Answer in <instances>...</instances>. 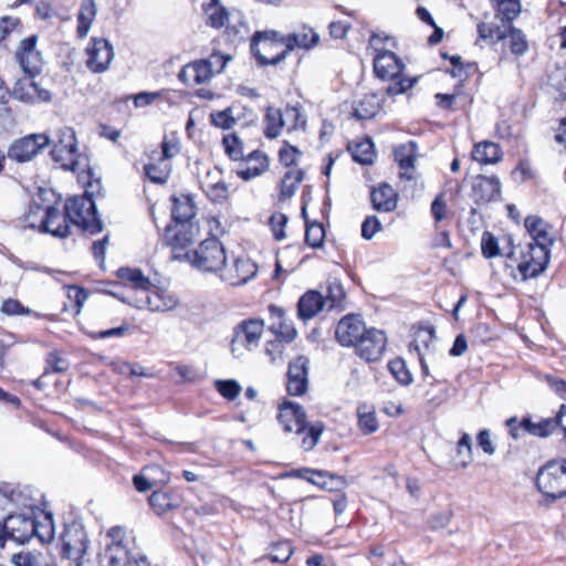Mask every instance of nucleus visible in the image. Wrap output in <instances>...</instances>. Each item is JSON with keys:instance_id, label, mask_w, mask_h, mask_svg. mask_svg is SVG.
<instances>
[{"instance_id": "1", "label": "nucleus", "mask_w": 566, "mask_h": 566, "mask_svg": "<svg viewBox=\"0 0 566 566\" xmlns=\"http://www.w3.org/2000/svg\"><path fill=\"white\" fill-rule=\"evenodd\" d=\"M52 145L50 156L64 171L78 174V181L88 189H94L93 171L87 165V159L83 156L77 146L75 132L71 127H62L56 132L51 140Z\"/></svg>"}, {"instance_id": "2", "label": "nucleus", "mask_w": 566, "mask_h": 566, "mask_svg": "<svg viewBox=\"0 0 566 566\" xmlns=\"http://www.w3.org/2000/svg\"><path fill=\"white\" fill-rule=\"evenodd\" d=\"M478 39L490 44L499 45L500 59L505 60L509 56L520 59L530 50V42L526 33L515 27L510 25H491L481 21L476 24Z\"/></svg>"}, {"instance_id": "3", "label": "nucleus", "mask_w": 566, "mask_h": 566, "mask_svg": "<svg viewBox=\"0 0 566 566\" xmlns=\"http://www.w3.org/2000/svg\"><path fill=\"white\" fill-rule=\"evenodd\" d=\"M181 138L177 132L164 134L157 148L145 153L144 177L155 185H165L172 172L171 160L181 153Z\"/></svg>"}, {"instance_id": "4", "label": "nucleus", "mask_w": 566, "mask_h": 566, "mask_svg": "<svg viewBox=\"0 0 566 566\" xmlns=\"http://www.w3.org/2000/svg\"><path fill=\"white\" fill-rule=\"evenodd\" d=\"M505 427L513 440H518L524 432L545 439L558 431L563 441L566 442V405H560L555 416L541 418L537 422L533 421L528 415L521 419L511 417L505 420Z\"/></svg>"}, {"instance_id": "5", "label": "nucleus", "mask_w": 566, "mask_h": 566, "mask_svg": "<svg viewBox=\"0 0 566 566\" xmlns=\"http://www.w3.org/2000/svg\"><path fill=\"white\" fill-rule=\"evenodd\" d=\"M373 67L376 77L390 82L386 88V95L396 96L411 90L418 78L403 75L405 63L389 50H375Z\"/></svg>"}, {"instance_id": "6", "label": "nucleus", "mask_w": 566, "mask_h": 566, "mask_svg": "<svg viewBox=\"0 0 566 566\" xmlns=\"http://www.w3.org/2000/svg\"><path fill=\"white\" fill-rule=\"evenodd\" d=\"M506 258L511 262L509 266H515L520 279L527 281L539 276L547 269L551 250L537 243L518 244Z\"/></svg>"}, {"instance_id": "7", "label": "nucleus", "mask_w": 566, "mask_h": 566, "mask_svg": "<svg viewBox=\"0 0 566 566\" xmlns=\"http://www.w3.org/2000/svg\"><path fill=\"white\" fill-rule=\"evenodd\" d=\"M535 488L547 506L566 497V458L551 459L539 467Z\"/></svg>"}, {"instance_id": "8", "label": "nucleus", "mask_w": 566, "mask_h": 566, "mask_svg": "<svg viewBox=\"0 0 566 566\" xmlns=\"http://www.w3.org/2000/svg\"><path fill=\"white\" fill-rule=\"evenodd\" d=\"M250 51L260 66L277 65L291 53L285 35L275 30L254 32L250 41Z\"/></svg>"}, {"instance_id": "9", "label": "nucleus", "mask_w": 566, "mask_h": 566, "mask_svg": "<svg viewBox=\"0 0 566 566\" xmlns=\"http://www.w3.org/2000/svg\"><path fill=\"white\" fill-rule=\"evenodd\" d=\"M63 205L72 226L92 235L103 231L96 205L87 190L84 195L67 198Z\"/></svg>"}, {"instance_id": "10", "label": "nucleus", "mask_w": 566, "mask_h": 566, "mask_svg": "<svg viewBox=\"0 0 566 566\" xmlns=\"http://www.w3.org/2000/svg\"><path fill=\"white\" fill-rule=\"evenodd\" d=\"M187 261L201 272L219 276L227 261L226 248L217 237H209L193 249Z\"/></svg>"}, {"instance_id": "11", "label": "nucleus", "mask_w": 566, "mask_h": 566, "mask_svg": "<svg viewBox=\"0 0 566 566\" xmlns=\"http://www.w3.org/2000/svg\"><path fill=\"white\" fill-rule=\"evenodd\" d=\"M195 223L169 222L161 237L163 244L167 247L174 259L187 261L192 253V244L198 233Z\"/></svg>"}, {"instance_id": "12", "label": "nucleus", "mask_w": 566, "mask_h": 566, "mask_svg": "<svg viewBox=\"0 0 566 566\" xmlns=\"http://www.w3.org/2000/svg\"><path fill=\"white\" fill-rule=\"evenodd\" d=\"M120 300L138 310L169 312L179 305V297L172 291L151 283L142 296H123Z\"/></svg>"}, {"instance_id": "13", "label": "nucleus", "mask_w": 566, "mask_h": 566, "mask_svg": "<svg viewBox=\"0 0 566 566\" xmlns=\"http://www.w3.org/2000/svg\"><path fill=\"white\" fill-rule=\"evenodd\" d=\"M345 293L340 285L328 286V295L324 296L316 290L306 291L297 301V317L307 322L314 318L331 301V307L337 306L344 300Z\"/></svg>"}, {"instance_id": "14", "label": "nucleus", "mask_w": 566, "mask_h": 566, "mask_svg": "<svg viewBox=\"0 0 566 566\" xmlns=\"http://www.w3.org/2000/svg\"><path fill=\"white\" fill-rule=\"evenodd\" d=\"M106 536L109 539L104 553L106 566L127 565L135 556L129 547L127 530L116 525L107 531Z\"/></svg>"}, {"instance_id": "15", "label": "nucleus", "mask_w": 566, "mask_h": 566, "mask_svg": "<svg viewBox=\"0 0 566 566\" xmlns=\"http://www.w3.org/2000/svg\"><path fill=\"white\" fill-rule=\"evenodd\" d=\"M87 545V535L82 525L77 523L65 525L60 536L62 558L80 563L86 554Z\"/></svg>"}, {"instance_id": "16", "label": "nucleus", "mask_w": 566, "mask_h": 566, "mask_svg": "<svg viewBox=\"0 0 566 566\" xmlns=\"http://www.w3.org/2000/svg\"><path fill=\"white\" fill-rule=\"evenodd\" d=\"M50 145V137L44 133L29 134L15 139L8 149V157L17 163L32 160L43 148Z\"/></svg>"}, {"instance_id": "17", "label": "nucleus", "mask_w": 566, "mask_h": 566, "mask_svg": "<svg viewBox=\"0 0 566 566\" xmlns=\"http://www.w3.org/2000/svg\"><path fill=\"white\" fill-rule=\"evenodd\" d=\"M387 347L386 334L375 327H369L365 335L353 346L354 353L366 363L380 360Z\"/></svg>"}, {"instance_id": "18", "label": "nucleus", "mask_w": 566, "mask_h": 566, "mask_svg": "<svg viewBox=\"0 0 566 566\" xmlns=\"http://www.w3.org/2000/svg\"><path fill=\"white\" fill-rule=\"evenodd\" d=\"M39 35L32 34L23 39L14 53L15 60L28 76L35 77L42 71L43 59L41 52L36 49Z\"/></svg>"}, {"instance_id": "19", "label": "nucleus", "mask_w": 566, "mask_h": 566, "mask_svg": "<svg viewBox=\"0 0 566 566\" xmlns=\"http://www.w3.org/2000/svg\"><path fill=\"white\" fill-rule=\"evenodd\" d=\"M115 275L118 281L109 282V285L113 287L120 285L125 287L127 291L124 296H142L147 287L151 285L150 279L138 268L122 266L117 269ZM111 294L120 300V296L116 292H111Z\"/></svg>"}, {"instance_id": "20", "label": "nucleus", "mask_w": 566, "mask_h": 566, "mask_svg": "<svg viewBox=\"0 0 566 566\" xmlns=\"http://www.w3.org/2000/svg\"><path fill=\"white\" fill-rule=\"evenodd\" d=\"M258 273V265L249 256L234 258L230 264L226 262L220 272V280L232 286L245 284Z\"/></svg>"}, {"instance_id": "21", "label": "nucleus", "mask_w": 566, "mask_h": 566, "mask_svg": "<svg viewBox=\"0 0 566 566\" xmlns=\"http://www.w3.org/2000/svg\"><path fill=\"white\" fill-rule=\"evenodd\" d=\"M310 359L304 355L294 357L287 366L286 391L290 396H303L308 388Z\"/></svg>"}, {"instance_id": "22", "label": "nucleus", "mask_w": 566, "mask_h": 566, "mask_svg": "<svg viewBox=\"0 0 566 566\" xmlns=\"http://www.w3.org/2000/svg\"><path fill=\"white\" fill-rule=\"evenodd\" d=\"M368 328L360 315L347 314L335 327V339L342 347L353 348Z\"/></svg>"}, {"instance_id": "23", "label": "nucleus", "mask_w": 566, "mask_h": 566, "mask_svg": "<svg viewBox=\"0 0 566 566\" xmlns=\"http://www.w3.org/2000/svg\"><path fill=\"white\" fill-rule=\"evenodd\" d=\"M86 67L93 73H103L114 57L112 44L103 38H92L85 49Z\"/></svg>"}, {"instance_id": "24", "label": "nucleus", "mask_w": 566, "mask_h": 566, "mask_svg": "<svg viewBox=\"0 0 566 566\" xmlns=\"http://www.w3.org/2000/svg\"><path fill=\"white\" fill-rule=\"evenodd\" d=\"M264 332V321L260 318H248L241 321L233 331L232 346H240L253 350L260 344Z\"/></svg>"}, {"instance_id": "25", "label": "nucleus", "mask_w": 566, "mask_h": 566, "mask_svg": "<svg viewBox=\"0 0 566 566\" xmlns=\"http://www.w3.org/2000/svg\"><path fill=\"white\" fill-rule=\"evenodd\" d=\"M369 202L378 213H391L397 210L400 195L389 182L381 181L369 188Z\"/></svg>"}, {"instance_id": "26", "label": "nucleus", "mask_w": 566, "mask_h": 566, "mask_svg": "<svg viewBox=\"0 0 566 566\" xmlns=\"http://www.w3.org/2000/svg\"><path fill=\"white\" fill-rule=\"evenodd\" d=\"M202 12L206 15V24L212 29L220 30L226 28V34L230 39L239 35L238 25H229L230 13L228 9L220 3V0H207L202 3Z\"/></svg>"}, {"instance_id": "27", "label": "nucleus", "mask_w": 566, "mask_h": 566, "mask_svg": "<svg viewBox=\"0 0 566 566\" xmlns=\"http://www.w3.org/2000/svg\"><path fill=\"white\" fill-rule=\"evenodd\" d=\"M394 159L399 167V179L412 181L416 179V163L418 159V144L408 140L394 148Z\"/></svg>"}, {"instance_id": "28", "label": "nucleus", "mask_w": 566, "mask_h": 566, "mask_svg": "<svg viewBox=\"0 0 566 566\" xmlns=\"http://www.w3.org/2000/svg\"><path fill=\"white\" fill-rule=\"evenodd\" d=\"M43 224L44 233L54 238L65 239L71 235L72 224L61 201L46 205V218Z\"/></svg>"}, {"instance_id": "29", "label": "nucleus", "mask_w": 566, "mask_h": 566, "mask_svg": "<svg viewBox=\"0 0 566 566\" xmlns=\"http://www.w3.org/2000/svg\"><path fill=\"white\" fill-rule=\"evenodd\" d=\"M240 168L235 171L238 178L242 181H250L262 176L270 168V158L261 149H253L244 155L243 160H239Z\"/></svg>"}, {"instance_id": "30", "label": "nucleus", "mask_w": 566, "mask_h": 566, "mask_svg": "<svg viewBox=\"0 0 566 566\" xmlns=\"http://www.w3.org/2000/svg\"><path fill=\"white\" fill-rule=\"evenodd\" d=\"M184 496L174 489L155 490L148 497V504L157 516H165L184 505Z\"/></svg>"}, {"instance_id": "31", "label": "nucleus", "mask_w": 566, "mask_h": 566, "mask_svg": "<svg viewBox=\"0 0 566 566\" xmlns=\"http://www.w3.org/2000/svg\"><path fill=\"white\" fill-rule=\"evenodd\" d=\"M276 419L284 432L293 433L304 428L307 417L301 405L284 399L279 403Z\"/></svg>"}, {"instance_id": "32", "label": "nucleus", "mask_w": 566, "mask_h": 566, "mask_svg": "<svg viewBox=\"0 0 566 566\" xmlns=\"http://www.w3.org/2000/svg\"><path fill=\"white\" fill-rule=\"evenodd\" d=\"M34 77L24 76L19 78L13 87V95L21 102L40 104L48 103L52 98V94L48 88L41 86Z\"/></svg>"}, {"instance_id": "33", "label": "nucleus", "mask_w": 566, "mask_h": 566, "mask_svg": "<svg viewBox=\"0 0 566 566\" xmlns=\"http://www.w3.org/2000/svg\"><path fill=\"white\" fill-rule=\"evenodd\" d=\"M170 207V222L177 223H193L192 220L198 213V206L195 195L190 192L174 193L169 198Z\"/></svg>"}, {"instance_id": "34", "label": "nucleus", "mask_w": 566, "mask_h": 566, "mask_svg": "<svg viewBox=\"0 0 566 566\" xmlns=\"http://www.w3.org/2000/svg\"><path fill=\"white\" fill-rule=\"evenodd\" d=\"M270 326L269 331L273 336L281 337L284 342H294L298 335L292 319L286 315L284 308L270 304L268 306Z\"/></svg>"}, {"instance_id": "35", "label": "nucleus", "mask_w": 566, "mask_h": 566, "mask_svg": "<svg viewBox=\"0 0 566 566\" xmlns=\"http://www.w3.org/2000/svg\"><path fill=\"white\" fill-rule=\"evenodd\" d=\"M36 528L38 522L34 517L23 514L7 516L8 539L24 544L36 534Z\"/></svg>"}, {"instance_id": "36", "label": "nucleus", "mask_w": 566, "mask_h": 566, "mask_svg": "<svg viewBox=\"0 0 566 566\" xmlns=\"http://www.w3.org/2000/svg\"><path fill=\"white\" fill-rule=\"evenodd\" d=\"M212 77V71L201 59L187 63L178 73L179 81L189 87L207 84Z\"/></svg>"}, {"instance_id": "37", "label": "nucleus", "mask_w": 566, "mask_h": 566, "mask_svg": "<svg viewBox=\"0 0 566 566\" xmlns=\"http://www.w3.org/2000/svg\"><path fill=\"white\" fill-rule=\"evenodd\" d=\"M524 227L532 238L530 243H537L544 245L551 250L555 242L553 235V227L546 222L543 218L536 214L527 216L524 219Z\"/></svg>"}, {"instance_id": "38", "label": "nucleus", "mask_w": 566, "mask_h": 566, "mask_svg": "<svg viewBox=\"0 0 566 566\" xmlns=\"http://www.w3.org/2000/svg\"><path fill=\"white\" fill-rule=\"evenodd\" d=\"M497 23L491 25H510L520 18L523 11L522 0H488Z\"/></svg>"}, {"instance_id": "39", "label": "nucleus", "mask_w": 566, "mask_h": 566, "mask_svg": "<svg viewBox=\"0 0 566 566\" xmlns=\"http://www.w3.org/2000/svg\"><path fill=\"white\" fill-rule=\"evenodd\" d=\"M472 193L476 203H486L501 195V182L496 176L478 175L472 185Z\"/></svg>"}, {"instance_id": "40", "label": "nucleus", "mask_w": 566, "mask_h": 566, "mask_svg": "<svg viewBox=\"0 0 566 566\" xmlns=\"http://www.w3.org/2000/svg\"><path fill=\"white\" fill-rule=\"evenodd\" d=\"M305 178V171L302 168H291L284 172L277 184V203L289 201L296 192Z\"/></svg>"}, {"instance_id": "41", "label": "nucleus", "mask_w": 566, "mask_h": 566, "mask_svg": "<svg viewBox=\"0 0 566 566\" xmlns=\"http://www.w3.org/2000/svg\"><path fill=\"white\" fill-rule=\"evenodd\" d=\"M471 158L480 165H495L502 161L503 150L497 143L481 140L473 144Z\"/></svg>"}, {"instance_id": "42", "label": "nucleus", "mask_w": 566, "mask_h": 566, "mask_svg": "<svg viewBox=\"0 0 566 566\" xmlns=\"http://www.w3.org/2000/svg\"><path fill=\"white\" fill-rule=\"evenodd\" d=\"M463 84H457L451 94L437 93L434 95L437 105L446 111H457L471 105L472 97L463 90Z\"/></svg>"}, {"instance_id": "43", "label": "nucleus", "mask_w": 566, "mask_h": 566, "mask_svg": "<svg viewBox=\"0 0 566 566\" xmlns=\"http://www.w3.org/2000/svg\"><path fill=\"white\" fill-rule=\"evenodd\" d=\"M443 60H449L451 66L446 72L453 78H458V84H463L473 73L478 71L476 62H465L460 55H449L448 53H441Z\"/></svg>"}, {"instance_id": "44", "label": "nucleus", "mask_w": 566, "mask_h": 566, "mask_svg": "<svg viewBox=\"0 0 566 566\" xmlns=\"http://www.w3.org/2000/svg\"><path fill=\"white\" fill-rule=\"evenodd\" d=\"M294 546L290 539H279L269 544L266 553L260 560H269L272 564H286L294 554Z\"/></svg>"}, {"instance_id": "45", "label": "nucleus", "mask_w": 566, "mask_h": 566, "mask_svg": "<svg viewBox=\"0 0 566 566\" xmlns=\"http://www.w3.org/2000/svg\"><path fill=\"white\" fill-rule=\"evenodd\" d=\"M325 429L326 426L323 421L308 422L306 419L304 421V428L293 433L301 437L300 447L302 450L308 452L317 446Z\"/></svg>"}, {"instance_id": "46", "label": "nucleus", "mask_w": 566, "mask_h": 566, "mask_svg": "<svg viewBox=\"0 0 566 566\" xmlns=\"http://www.w3.org/2000/svg\"><path fill=\"white\" fill-rule=\"evenodd\" d=\"M356 417L357 428L363 434L369 436L378 431L379 421L374 406L366 402L358 403L356 408Z\"/></svg>"}, {"instance_id": "47", "label": "nucleus", "mask_w": 566, "mask_h": 566, "mask_svg": "<svg viewBox=\"0 0 566 566\" xmlns=\"http://www.w3.org/2000/svg\"><path fill=\"white\" fill-rule=\"evenodd\" d=\"M281 114L287 133L306 129L307 119L300 103L295 105L286 104L281 108Z\"/></svg>"}, {"instance_id": "48", "label": "nucleus", "mask_w": 566, "mask_h": 566, "mask_svg": "<svg viewBox=\"0 0 566 566\" xmlns=\"http://www.w3.org/2000/svg\"><path fill=\"white\" fill-rule=\"evenodd\" d=\"M287 50L292 52L295 48L310 50L317 45L319 35L310 27H303L298 32L285 35Z\"/></svg>"}, {"instance_id": "49", "label": "nucleus", "mask_w": 566, "mask_h": 566, "mask_svg": "<svg viewBox=\"0 0 566 566\" xmlns=\"http://www.w3.org/2000/svg\"><path fill=\"white\" fill-rule=\"evenodd\" d=\"M285 128L280 107L266 106L263 117V135L268 139L277 138Z\"/></svg>"}, {"instance_id": "50", "label": "nucleus", "mask_w": 566, "mask_h": 566, "mask_svg": "<svg viewBox=\"0 0 566 566\" xmlns=\"http://www.w3.org/2000/svg\"><path fill=\"white\" fill-rule=\"evenodd\" d=\"M348 150L352 155L353 160L363 166L373 165L375 161V146L369 137H364L363 139L354 143L353 145H349Z\"/></svg>"}, {"instance_id": "51", "label": "nucleus", "mask_w": 566, "mask_h": 566, "mask_svg": "<svg viewBox=\"0 0 566 566\" xmlns=\"http://www.w3.org/2000/svg\"><path fill=\"white\" fill-rule=\"evenodd\" d=\"M220 144L226 157L230 161L238 163L244 159V142L237 132L223 134Z\"/></svg>"}, {"instance_id": "52", "label": "nucleus", "mask_w": 566, "mask_h": 566, "mask_svg": "<svg viewBox=\"0 0 566 566\" xmlns=\"http://www.w3.org/2000/svg\"><path fill=\"white\" fill-rule=\"evenodd\" d=\"M46 218V206L32 201L29 203L21 221L24 228H30L44 233V222Z\"/></svg>"}, {"instance_id": "53", "label": "nucleus", "mask_w": 566, "mask_h": 566, "mask_svg": "<svg viewBox=\"0 0 566 566\" xmlns=\"http://www.w3.org/2000/svg\"><path fill=\"white\" fill-rule=\"evenodd\" d=\"M412 329L413 339L410 342L408 348L410 353L415 352L420 356V354H422L421 348H428L436 338V331L432 325L421 323L415 325Z\"/></svg>"}, {"instance_id": "54", "label": "nucleus", "mask_w": 566, "mask_h": 566, "mask_svg": "<svg viewBox=\"0 0 566 566\" xmlns=\"http://www.w3.org/2000/svg\"><path fill=\"white\" fill-rule=\"evenodd\" d=\"M96 17V3L94 0H83L77 12L76 35L84 39Z\"/></svg>"}, {"instance_id": "55", "label": "nucleus", "mask_w": 566, "mask_h": 566, "mask_svg": "<svg viewBox=\"0 0 566 566\" xmlns=\"http://www.w3.org/2000/svg\"><path fill=\"white\" fill-rule=\"evenodd\" d=\"M64 291L67 298V303L64 304L65 308H71L74 315L80 314L90 295V291L76 284L65 285Z\"/></svg>"}, {"instance_id": "56", "label": "nucleus", "mask_w": 566, "mask_h": 566, "mask_svg": "<svg viewBox=\"0 0 566 566\" xmlns=\"http://www.w3.org/2000/svg\"><path fill=\"white\" fill-rule=\"evenodd\" d=\"M379 112L377 95L365 94L354 106L353 115L357 119H371Z\"/></svg>"}, {"instance_id": "57", "label": "nucleus", "mask_w": 566, "mask_h": 566, "mask_svg": "<svg viewBox=\"0 0 566 566\" xmlns=\"http://www.w3.org/2000/svg\"><path fill=\"white\" fill-rule=\"evenodd\" d=\"M326 230L322 222L314 220L305 226L304 242L312 249H321L324 247Z\"/></svg>"}, {"instance_id": "58", "label": "nucleus", "mask_w": 566, "mask_h": 566, "mask_svg": "<svg viewBox=\"0 0 566 566\" xmlns=\"http://www.w3.org/2000/svg\"><path fill=\"white\" fill-rule=\"evenodd\" d=\"M388 370L395 380L401 386H409L413 381V377L403 358L395 357L388 361Z\"/></svg>"}, {"instance_id": "59", "label": "nucleus", "mask_w": 566, "mask_h": 566, "mask_svg": "<svg viewBox=\"0 0 566 566\" xmlns=\"http://www.w3.org/2000/svg\"><path fill=\"white\" fill-rule=\"evenodd\" d=\"M209 123L216 128L230 130L237 125L238 119L233 115L232 107H227L224 109L212 111L209 114Z\"/></svg>"}, {"instance_id": "60", "label": "nucleus", "mask_w": 566, "mask_h": 566, "mask_svg": "<svg viewBox=\"0 0 566 566\" xmlns=\"http://www.w3.org/2000/svg\"><path fill=\"white\" fill-rule=\"evenodd\" d=\"M70 368V363L64 356L63 352L54 349L46 354L44 375L62 374Z\"/></svg>"}, {"instance_id": "61", "label": "nucleus", "mask_w": 566, "mask_h": 566, "mask_svg": "<svg viewBox=\"0 0 566 566\" xmlns=\"http://www.w3.org/2000/svg\"><path fill=\"white\" fill-rule=\"evenodd\" d=\"M301 156L302 151L298 149V147L290 144L287 140L282 142L277 153L279 161L281 165L291 169Z\"/></svg>"}, {"instance_id": "62", "label": "nucleus", "mask_w": 566, "mask_h": 566, "mask_svg": "<svg viewBox=\"0 0 566 566\" xmlns=\"http://www.w3.org/2000/svg\"><path fill=\"white\" fill-rule=\"evenodd\" d=\"M0 312L7 316L33 315L39 317L38 313L33 312L29 307H25L19 300L11 297L3 300Z\"/></svg>"}, {"instance_id": "63", "label": "nucleus", "mask_w": 566, "mask_h": 566, "mask_svg": "<svg viewBox=\"0 0 566 566\" xmlns=\"http://www.w3.org/2000/svg\"><path fill=\"white\" fill-rule=\"evenodd\" d=\"M203 190L208 199L213 203H223L229 199V186L223 180L209 184Z\"/></svg>"}, {"instance_id": "64", "label": "nucleus", "mask_w": 566, "mask_h": 566, "mask_svg": "<svg viewBox=\"0 0 566 566\" xmlns=\"http://www.w3.org/2000/svg\"><path fill=\"white\" fill-rule=\"evenodd\" d=\"M289 217L280 211L273 212L269 218V227L275 241H282L286 238L285 228Z\"/></svg>"}]
</instances>
